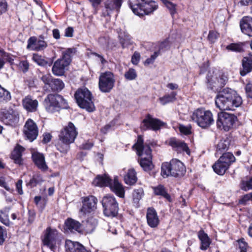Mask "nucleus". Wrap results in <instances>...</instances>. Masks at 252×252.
Masks as SVG:
<instances>
[{"mask_svg": "<svg viewBox=\"0 0 252 252\" xmlns=\"http://www.w3.org/2000/svg\"><path fill=\"white\" fill-rule=\"evenodd\" d=\"M215 103L220 110H234L242 104V99L235 91L225 89L217 95Z\"/></svg>", "mask_w": 252, "mask_h": 252, "instance_id": "1", "label": "nucleus"}, {"mask_svg": "<svg viewBox=\"0 0 252 252\" xmlns=\"http://www.w3.org/2000/svg\"><path fill=\"white\" fill-rule=\"evenodd\" d=\"M133 148L136 151V153L140 157L139 163L145 171H150L154 167L152 163V150L148 145H144V140L141 135L137 138L136 143Z\"/></svg>", "mask_w": 252, "mask_h": 252, "instance_id": "2", "label": "nucleus"}, {"mask_svg": "<svg viewBox=\"0 0 252 252\" xmlns=\"http://www.w3.org/2000/svg\"><path fill=\"white\" fill-rule=\"evenodd\" d=\"M129 4L133 12L139 17L148 15L158 8V4L152 0H129Z\"/></svg>", "mask_w": 252, "mask_h": 252, "instance_id": "3", "label": "nucleus"}, {"mask_svg": "<svg viewBox=\"0 0 252 252\" xmlns=\"http://www.w3.org/2000/svg\"><path fill=\"white\" fill-rule=\"evenodd\" d=\"M44 105L46 110L51 113L59 111L60 109L68 108L66 101L58 94H48L44 99Z\"/></svg>", "mask_w": 252, "mask_h": 252, "instance_id": "4", "label": "nucleus"}, {"mask_svg": "<svg viewBox=\"0 0 252 252\" xmlns=\"http://www.w3.org/2000/svg\"><path fill=\"white\" fill-rule=\"evenodd\" d=\"M192 120L203 128L210 127L214 123L212 113L204 108H198L191 115Z\"/></svg>", "mask_w": 252, "mask_h": 252, "instance_id": "5", "label": "nucleus"}, {"mask_svg": "<svg viewBox=\"0 0 252 252\" xmlns=\"http://www.w3.org/2000/svg\"><path fill=\"white\" fill-rule=\"evenodd\" d=\"M75 98L79 106L91 112L95 110V107L92 101V95L87 88L78 89L75 94Z\"/></svg>", "mask_w": 252, "mask_h": 252, "instance_id": "6", "label": "nucleus"}, {"mask_svg": "<svg viewBox=\"0 0 252 252\" xmlns=\"http://www.w3.org/2000/svg\"><path fill=\"white\" fill-rule=\"evenodd\" d=\"M237 117L232 114L225 112H221L218 114L217 126L218 128L228 131L233 126Z\"/></svg>", "mask_w": 252, "mask_h": 252, "instance_id": "7", "label": "nucleus"}, {"mask_svg": "<svg viewBox=\"0 0 252 252\" xmlns=\"http://www.w3.org/2000/svg\"><path fill=\"white\" fill-rule=\"evenodd\" d=\"M102 204L105 216L114 217L118 214V203L114 196L111 195L104 196L102 200Z\"/></svg>", "mask_w": 252, "mask_h": 252, "instance_id": "8", "label": "nucleus"}, {"mask_svg": "<svg viewBox=\"0 0 252 252\" xmlns=\"http://www.w3.org/2000/svg\"><path fill=\"white\" fill-rule=\"evenodd\" d=\"M115 79L113 73L110 71L101 73L99 78V88L103 93H109L114 86Z\"/></svg>", "mask_w": 252, "mask_h": 252, "instance_id": "9", "label": "nucleus"}, {"mask_svg": "<svg viewBox=\"0 0 252 252\" xmlns=\"http://www.w3.org/2000/svg\"><path fill=\"white\" fill-rule=\"evenodd\" d=\"M0 119L4 124L15 126L19 121V114L12 109H2L0 112Z\"/></svg>", "mask_w": 252, "mask_h": 252, "instance_id": "10", "label": "nucleus"}, {"mask_svg": "<svg viewBox=\"0 0 252 252\" xmlns=\"http://www.w3.org/2000/svg\"><path fill=\"white\" fill-rule=\"evenodd\" d=\"M78 132L74 124L69 122L61 131L59 134V140L65 143H73L76 138Z\"/></svg>", "mask_w": 252, "mask_h": 252, "instance_id": "11", "label": "nucleus"}, {"mask_svg": "<svg viewBox=\"0 0 252 252\" xmlns=\"http://www.w3.org/2000/svg\"><path fill=\"white\" fill-rule=\"evenodd\" d=\"M58 237V233L56 230L48 228L45 232L44 237L43 240V243L52 251H54L57 247Z\"/></svg>", "mask_w": 252, "mask_h": 252, "instance_id": "12", "label": "nucleus"}, {"mask_svg": "<svg viewBox=\"0 0 252 252\" xmlns=\"http://www.w3.org/2000/svg\"><path fill=\"white\" fill-rule=\"evenodd\" d=\"M82 203L83 206L80 210V212L82 215L91 213L96 209L97 199L94 196L84 197Z\"/></svg>", "mask_w": 252, "mask_h": 252, "instance_id": "13", "label": "nucleus"}, {"mask_svg": "<svg viewBox=\"0 0 252 252\" xmlns=\"http://www.w3.org/2000/svg\"><path fill=\"white\" fill-rule=\"evenodd\" d=\"M24 133L30 141L35 140L38 134V129L36 124L31 119H28L24 126Z\"/></svg>", "mask_w": 252, "mask_h": 252, "instance_id": "14", "label": "nucleus"}, {"mask_svg": "<svg viewBox=\"0 0 252 252\" xmlns=\"http://www.w3.org/2000/svg\"><path fill=\"white\" fill-rule=\"evenodd\" d=\"M163 125V123L157 119L153 118L150 115H147L142 121L140 128L145 131L148 129L157 130Z\"/></svg>", "mask_w": 252, "mask_h": 252, "instance_id": "15", "label": "nucleus"}, {"mask_svg": "<svg viewBox=\"0 0 252 252\" xmlns=\"http://www.w3.org/2000/svg\"><path fill=\"white\" fill-rule=\"evenodd\" d=\"M47 47L44 40L37 39L35 36L31 37L28 40L27 49L33 51H42Z\"/></svg>", "mask_w": 252, "mask_h": 252, "instance_id": "16", "label": "nucleus"}, {"mask_svg": "<svg viewBox=\"0 0 252 252\" xmlns=\"http://www.w3.org/2000/svg\"><path fill=\"white\" fill-rule=\"evenodd\" d=\"M70 63L63 58L58 59L54 63L52 67L53 73L56 76H62L64 74L65 68Z\"/></svg>", "mask_w": 252, "mask_h": 252, "instance_id": "17", "label": "nucleus"}, {"mask_svg": "<svg viewBox=\"0 0 252 252\" xmlns=\"http://www.w3.org/2000/svg\"><path fill=\"white\" fill-rule=\"evenodd\" d=\"M171 165L172 167V176H182L186 172V168L184 164L177 159L171 160Z\"/></svg>", "mask_w": 252, "mask_h": 252, "instance_id": "18", "label": "nucleus"}, {"mask_svg": "<svg viewBox=\"0 0 252 252\" xmlns=\"http://www.w3.org/2000/svg\"><path fill=\"white\" fill-rule=\"evenodd\" d=\"M169 144L175 150L179 152H185L188 155L190 154L189 147L182 141L175 138H171L169 140Z\"/></svg>", "mask_w": 252, "mask_h": 252, "instance_id": "19", "label": "nucleus"}, {"mask_svg": "<svg viewBox=\"0 0 252 252\" xmlns=\"http://www.w3.org/2000/svg\"><path fill=\"white\" fill-rule=\"evenodd\" d=\"M240 26L243 33L252 36V18L250 16L243 17L240 22Z\"/></svg>", "mask_w": 252, "mask_h": 252, "instance_id": "20", "label": "nucleus"}, {"mask_svg": "<svg viewBox=\"0 0 252 252\" xmlns=\"http://www.w3.org/2000/svg\"><path fill=\"white\" fill-rule=\"evenodd\" d=\"M65 247L67 252H90L82 244L69 240L65 241Z\"/></svg>", "mask_w": 252, "mask_h": 252, "instance_id": "21", "label": "nucleus"}, {"mask_svg": "<svg viewBox=\"0 0 252 252\" xmlns=\"http://www.w3.org/2000/svg\"><path fill=\"white\" fill-rule=\"evenodd\" d=\"M22 104L27 111L33 112L37 110L38 102L36 99H33L31 96L28 95L23 99Z\"/></svg>", "mask_w": 252, "mask_h": 252, "instance_id": "22", "label": "nucleus"}, {"mask_svg": "<svg viewBox=\"0 0 252 252\" xmlns=\"http://www.w3.org/2000/svg\"><path fill=\"white\" fill-rule=\"evenodd\" d=\"M109 187L111 190L120 197H124L125 189L122 184L119 182L117 176L115 177L113 180H112Z\"/></svg>", "mask_w": 252, "mask_h": 252, "instance_id": "23", "label": "nucleus"}, {"mask_svg": "<svg viewBox=\"0 0 252 252\" xmlns=\"http://www.w3.org/2000/svg\"><path fill=\"white\" fill-rule=\"evenodd\" d=\"M148 225L153 228L157 227L159 223V219L156 210L153 208L147 209L146 215Z\"/></svg>", "mask_w": 252, "mask_h": 252, "instance_id": "24", "label": "nucleus"}, {"mask_svg": "<svg viewBox=\"0 0 252 252\" xmlns=\"http://www.w3.org/2000/svg\"><path fill=\"white\" fill-rule=\"evenodd\" d=\"M32 158L34 164L37 167L43 171L46 170L48 166L46 164L44 155L37 152H34L32 154Z\"/></svg>", "mask_w": 252, "mask_h": 252, "instance_id": "25", "label": "nucleus"}, {"mask_svg": "<svg viewBox=\"0 0 252 252\" xmlns=\"http://www.w3.org/2000/svg\"><path fill=\"white\" fill-rule=\"evenodd\" d=\"M197 236L200 241V249L202 251L207 250L211 243V240L208 234L201 229L198 231Z\"/></svg>", "mask_w": 252, "mask_h": 252, "instance_id": "26", "label": "nucleus"}, {"mask_svg": "<svg viewBox=\"0 0 252 252\" xmlns=\"http://www.w3.org/2000/svg\"><path fill=\"white\" fill-rule=\"evenodd\" d=\"M81 228L80 223L73 219H68L65 222L64 229L66 232H80Z\"/></svg>", "mask_w": 252, "mask_h": 252, "instance_id": "27", "label": "nucleus"}, {"mask_svg": "<svg viewBox=\"0 0 252 252\" xmlns=\"http://www.w3.org/2000/svg\"><path fill=\"white\" fill-rule=\"evenodd\" d=\"M112 179L108 175L104 174L102 175H98L93 181V184L95 186L100 187L109 186Z\"/></svg>", "mask_w": 252, "mask_h": 252, "instance_id": "28", "label": "nucleus"}, {"mask_svg": "<svg viewBox=\"0 0 252 252\" xmlns=\"http://www.w3.org/2000/svg\"><path fill=\"white\" fill-rule=\"evenodd\" d=\"M243 69L240 71L242 76H245L252 71V55L250 54L245 57L242 60Z\"/></svg>", "mask_w": 252, "mask_h": 252, "instance_id": "29", "label": "nucleus"}, {"mask_svg": "<svg viewBox=\"0 0 252 252\" xmlns=\"http://www.w3.org/2000/svg\"><path fill=\"white\" fill-rule=\"evenodd\" d=\"M229 167V166L227 165L226 162L220 160V159L219 158L217 161L213 165V168L217 174L222 175L225 173Z\"/></svg>", "mask_w": 252, "mask_h": 252, "instance_id": "30", "label": "nucleus"}, {"mask_svg": "<svg viewBox=\"0 0 252 252\" xmlns=\"http://www.w3.org/2000/svg\"><path fill=\"white\" fill-rule=\"evenodd\" d=\"M24 147L20 145H17L11 153V158L14 160L15 162L20 164L22 162V153L24 151Z\"/></svg>", "mask_w": 252, "mask_h": 252, "instance_id": "31", "label": "nucleus"}, {"mask_svg": "<svg viewBox=\"0 0 252 252\" xmlns=\"http://www.w3.org/2000/svg\"><path fill=\"white\" fill-rule=\"evenodd\" d=\"M122 0H108L105 3V7L107 9V15H109V11L116 10L118 11L121 6Z\"/></svg>", "mask_w": 252, "mask_h": 252, "instance_id": "32", "label": "nucleus"}, {"mask_svg": "<svg viewBox=\"0 0 252 252\" xmlns=\"http://www.w3.org/2000/svg\"><path fill=\"white\" fill-rule=\"evenodd\" d=\"M136 172L133 169H130L128 170L126 174L124 176V181L126 184L133 185L137 181Z\"/></svg>", "mask_w": 252, "mask_h": 252, "instance_id": "33", "label": "nucleus"}, {"mask_svg": "<svg viewBox=\"0 0 252 252\" xmlns=\"http://www.w3.org/2000/svg\"><path fill=\"white\" fill-rule=\"evenodd\" d=\"M97 225V220L94 217H90L87 219L85 224V229L87 233H92Z\"/></svg>", "mask_w": 252, "mask_h": 252, "instance_id": "34", "label": "nucleus"}, {"mask_svg": "<svg viewBox=\"0 0 252 252\" xmlns=\"http://www.w3.org/2000/svg\"><path fill=\"white\" fill-rule=\"evenodd\" d=\"M154 190L156 195H160L166 199L169 202L171 201L170 195L167 192L163 186L160 185L154 188Z\"/></svg>", "mask_w": 252, "mask_h": 252, "instance_id": "35", "label": "nucleus"}, {"mask_svg": "<svg viewBox=\"0 0 252 252\" xmlns=\"http://www.w3.org/2000/svg\"><path fill=\"white\" fill-rule=\"evenodd\" d=\"M230 145V140L228 138L221 139L217 145V153L221 154L226 151Z\"/></svg>", "mask_w": 252, "mask_h": 252, "instance_id": "36", "label": "nucleus"}, {"mask_svg": "<svg viewBox=\"0 0 252 252\" xmlns=\"http://www.w3.org/2000/svg\"><path fill=\"white\" fill-rule=\"evenodd\" d=\"M209 78V76L208 74L207 79L208 83H211L213 81L214 83L217 84L219 87H223L226 83L228 80L227 77L223 74L219 75V78H216L215 81L213 80L212 78L210 79Z\"/></svg>", "mask_w": 252, "mask_h": 252, "instance_id": "37", "label": "nucleus"}, {"mask_svg": "<svg viewBox=\"0 0 252 252\" xmlns=\"http://www.w3.org/2000/svg\"><path fill=\"white\" fill-rule=\"evenodd\" d=\"M53 91H61L64 87V84L60 79H53L49 86Z\"/></svg>", "mask_w": 252, "mask_h": 252, "instance_id": "38", "label": "nucleus"}, {"mask_svg": "<svg viewBox=\"0 0 252 252\" xmlns=\"http://www.w3.org/2000/svg\"><path fill=\"white\" fill-rule=\"evenodd\" d=\"M172 167L171 165V162L170 163L164 162L163 163L161 166V175L164 177H167L169 176H172Z\"/></svg>", "mask_w": 252, "mask_h": 252, "instance_id": "39", "label": "nucleus"}, {"mask_svg": "<svg viewBox=\"0 0 252 252\" xmlns=\"http://www.w3.org/2000/svg\"><path fill=\"white\" fill-rule=\"evenodd\" d=\"M226 49L232 52H241L244 51V44L242 42L231 43L226 47Z\"/></svg>", "mask_w": 252, "mask_h": 252, "instance_id": "40", "label": "nucleus"}, {"mask_svg": "<svg viewBox=\"0 0 252 252\" xmlns=\"http://www.w3.org/2000/svg\"><path fill=\"white\" fill-rule=\"evenodd\" d=\"M8 212L9 210L6 208L0 211V221L7 226L11 224L9 219Z\"/></svg>", "mask_w": 252, "mask_h": 252, "instance_id": "41", "label": "nucleus"}, {"mask_svg": "<svg viewBox=\"0 0 252 252\" xmlns=\"http://www.w3.org/2000/svg\"><path fill=\"white\" fill-rule=\"evenodd\" d=\"M164 6L168 9L171 15H173L177 13V4L170 0H160Z\"/></svg>", "mask_w": 252, "mask_h": 252, "instance_id": "42", "label": "nucleus"}, {"mask_svg": "<svg viewBox=\"0 0 252 252\" xmlns=\"http://www.w3.org/2000/svg\"><path fill=\"white\" fill-rule=\"evenodd\" d=\"M176 93L172 92L170 94L165 95L159 98V102L162 105H164L168 103L174 101L176 99Z\"/></svg>", "mask_w": 252, "mask_h": 252, "instance_id": "43", "label": "nucleus"}, {"mask_svg": "<svg viewBox=\"0 0 252 252\" xmlns=\"http://www.w3.org/2000/svg\"><path fill=\"white\" fill-rule=\"evenodd\" d=\"M11 98L10 92L0 85V102H6L9 101Z\"/></svg>", "mask_w": 252, "mask_h": 252, "instance_id": "44", "label": "nucleus"}, {"mask_svg": "<svg viewBox=\"0 0 252 252\" xmlns=\"http://www.w3.org/2000/svg\"><path fill=\"white\" fill-rule=\"evenodd\" d=\"M220 160L227 162L228 165L230 166L231 164L235 161V158L232 153L230 152L225 153L220 158Z\"/></svg>", "mask_w": 252, "mask_h": 252, "instance_id": "45", "label": "nucleus"}, {"mask_svg": "<svg viewBox=\"0 0 252 252\" xmlns=\"http://www.w3.org/2000/svg\"><path fill=\"white\" fill-rule=\"evenodd\" d=\"M32 59L35 63L40 66H44L48 64V62L45 58L38 54H33Z\"/></svg>", "mask_w": 252, "mask_h": 252, "instance_id": "46", "label": "nucleus"}, {"mask_svg": "<svg viewBox=\"0 0 252 252\" xmlns=\"http://www.w3.org/2000/svg\"><path fill=\"white\" fill-rule=\"evenodd\" d=\"M76 52V50L75 48H68L63 53L62 58L70 63L71 57L75 55Z\"/></svg>", "mask_w": 252, "mask_h": 252, "instance_id": "47", "label": "nucleus"}, {"mask_svg": "<svg viewBox=\"0 0 252 252\" xmlns=\"http://www.w3.org/2000/svg\"><path fill=\"white\" fill-rule=\"evenodd\" d=\"M71 143H65L63 141H60L59 140V142L56 145L58 150L61 153H66L68 151L70 148L69 144Z\"/></svg>", "mask_w": 252, "mask_h": 252, "instance_id": "48", "label": "nucleus"}, {"mask_svg": "<svg viewBox=\"0 0 252 252\" xmlns=\"http://www.w3.org/2000/svg\"><path fill=\"white\" fill-rule=\"evenodd\" d=\"M120 42L123 47L130 42L131 37L126 32H121L119 34Z\"/></svg>", "mask_w": 252, "mask_h": 252, "instance_id": "49", "label": "nucleus"}, {"mask_svg": "<svg viewBox=\"0 0 252 252\" xmlns=\"http://www.w3.org/2000/svg\"><path fill=\"white\" fill-rule=\"evenodd\" d=\"M43 181L42 178L38 175H34L30 180L29 184L32 187L35 186L37 184H40Z\"/></svg>", "mask_w": 252, "mask_h": 252, "instance_id": "50", "label": "nucleus"}, {"mask_svg": "<svg viewBox=\"0 0 252 252\" xmlns=\"http://www.w3.org/2000/svg\"><path fill=\"white\" fill-rule=\"evenodd\" d=\"M125 77L128 80L135 79L137 77V74L135 70L133 68H130L125 74Z\"/></svg>", "mask_w": 252, "mask_h": 252, "instance_id": "51", "label": "nucleus"}, {"mask_svg": "<svg viewBox=\"0 0 252 252\" xmlns=\"http://www.w3.org/2000/svg\"><path fill=\"white\" fill-rule=\"evenodd\" d=\"M0 53L1 54V58L3 59L4 62H7L11 64L13 63L14 59L12 55L3 51H0Z\"/></svg>", "mask_w": 252, "mask_h": 252, "instance_id": "52", "label": "nucleus"}, {"mask_svg": "<svg viewBox=\"0 0 252 252\" xmlns=\"http://www.w3.org/2000/svg\"><path fill=\"white\" fill-rule=\"evenodd\" d=\"M18 66L23 72H26L29 68V63L27 61H22L19 63Z\"/></svg>", "mask_w": 252, "mask_h": 252, "instance_id": "53", "label": "nucleus"}, {"mask_svg": "<svg viewBox=\"0 0 252 252\" xmlns=\"http://www.w3.org/2000/svg\"><path fill=\"white\" fill-rule=\"evenodd\" d=\"M159 55L158 52H155L153 55H152L150 58H148L144 62L145 65H149L150 64L153 63L155 59L157 58V57Z\"/></svg>", "mask_w": 252, "mask_h": 252, "instance_id": "54", "label": "nucleus"}, {"mask_svg": "<svg viewBox=\"0 0 252 252\" xmlns=\"http://www.w3.org/2000/svg\"><path fill=\"white\" fill-rule=\"evenodd\" d=\"M239 249L240 252H247V244L245 241L244 238H242L238 241Z\"/></svg>", "mask_w": 252, "mask_h": 252, "instance_id": "55", "label": "nucleus"}, {"mask_svg": "<svg viewBox=\"0 0 252 252\" xmlns=\"http://www.w3.org/2000/svg\"><path fill=\"white\" fill-rule=\"evenodd\" d=\"M52 77L50 74H45L42 76L41 80L45 85H48L50 86V84L52 81Z\"/></svg>", "mask_w": 252, "mask_h": 252, "instance_id": "56", "label": "nucleus"}, {"mask_svg": "<svg viewBox=\"0 0 252 252\" xmlns=\"http://www.w3.org/2000/svg\"><path fill=\"white\" fill-rule=\"evenodd\" d=\"M6 236V231L0 225V245H2L3 243Z\"/></svg>", "mask_w": 252, "mask_h": 252, "instance_id": "57", "label": "nucleus"}, {"mask_svg": "<svg viewBox=\"0 0 252 252\" xmlns=\"http://www.w3.org/2000/svg\"><path fill=\"white\" fill-rule=\"evenodd\" d=\"M180 131L185 135H188L190 133V128L188 126H186L184 125H180L179 126Z\"/></svg>", "mask_w": 252, "mask_h": 252, "instance_id": "58", "label": "nucleus"}, {"mask_svg": "<svg viewBox=\"0 0 252 252\" xmlns=\"http://www.w3.org/2000/svg\"><path fill=\"white\" fill-rule=\"evenodd\" d=\"M218 33L214 31H210L208 38L210 41L213 43L218 38Z\"/></svg>", "mask_w": 252, "mask_h": 252, "instance_id": "59", "label": "nucleus"}, {"mask_svg": "<svg viewBox=\"0 0 252 252\" xmlns=\"http://www.w3.org/2000/svg\"><path fill=\"white\" fill-rule=\"evenodd\" d=\"M7 4L6 0H0V14L5 12L7 10Z\"/></svg>", "mask_w": 252, "mask_h": 252, "instance_id": "60", "label": "nucleus"}, {"mask_svg": "<svg viewBox=\"0 0 252 252\" xmlns=\"http://www.w3.org/2000/svg\"><path fill=\"white\" fill-rule=\"evenodd\" d=\"M140 59V55L138 52H134L131 58V62L133 64H137Z\"/></svg>", "mask_w": 252, "mask_h": 252, "instance_id": "61", "label": "nucleus"}, {"mask_svg": "<svg viewBox=\"0 0 252 252\" xmlns=\"http://www.w3.org/2000/svg\"><path fill=\"white\" fill-rule=\"evenodd\" d=\"M242 189L246 191L252 189V177L249 181L243 183Z\"/></svg>", "mask_w": 252, "mask_h": 252, "instance_id": "62", "label": "nucleus"}, {"mask_svg": "<svg viewBox=\"0 0 252 252\" xmlns=\"http://www.w3.org/2000/svg\"><path fill=\"white\" fill-rule=\"evenodd\" d=\"M252 199V193H249L244 195L240 200V203L245 204L248 201Z\"/></svg>", "mask_w": 252, "mask_h": 252, "instance_id": "63", "label": "nucleus"}, {"mask_svg": "<svg viewBox=\"0 0 252 252\" xmlns=\"http://www.w3.org/2000/svg\"><path fill=\"white\" fill-rule=\"evenodd\" d=\"M246 91L247 95L252 98V81L249 83L246 86Z\"/></svg>", "mask_w": 252, "mask_h": 252, "instance_id": "64", "label": "nucleus"}]
</instances>
